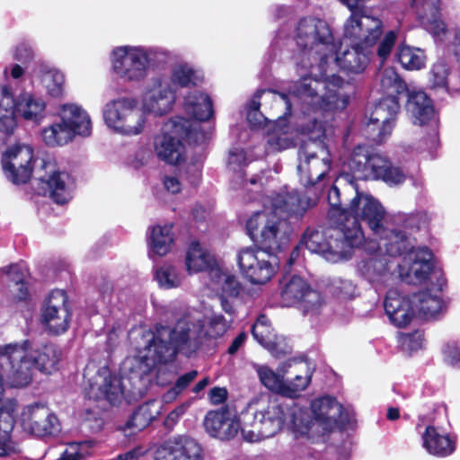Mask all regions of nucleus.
<instances>
[{"instance_id":"obj_49","label":"nucleus","mask_w":460,"mask_h":460,"mask_svg":"<svg viewBox=\"0 0 460 460\" xmlns=\"http://www.w3.org/2000/svg\"><path fill=\"white\" fill-rule=\"evenodd\" d=\"M419 301V310L426 317L435 316L443 308V300L436 296L423 294Z\"/></svg>"},{"instance_id":"obj_31","label":"nucleus","mask_w":460,"mask_h":460,"mask_svg":"<svg viewBox=\"0 0 460 460\" xmlns=\"http://www.w3.org/2000/svg\"><path fill=\"white\" fill-rule=\"evenodd\" d=\"M434 255L431 250L427 247H419L410 255L408 274L412 275L418 284L426 283L430 274L435 271Z\"/></svg>"},{"instance_id":"obj_1","label":"nucleus","mask_w":460,"mask_h":460,"mask_svg":"<svg viewBox=\"0 0 460 460\" xmlns=\"http://www.w3.org/2000/svg\"><path fill=\"white\" fill-rule=\"evenodd\" d=\"M327 200L328 218L342 233L348 246L358 247L362 243L360 221L367 224L373 234L384 232L385 208L376 199L359 192L358 186L346 185L341 190L334 184L328 190Z\"/></svg>"},{"instance_id":"obj_63","label":"nucleus","mask_w":460,"mask_h":460,"mask_svg":"<svg viewBox=\"0 0 460 460\" xmlns=\"http://www.w3.org/2000/svg\"><path fill=\"white\" fill-rule=\"evenodd\" d=\"M336 295L341 299H351L355 288L349 281H341V286L336 288Z\"/></svg>"},{"instance_id":"obj_58","label":"nucleus","mask_w":460,"mask_h":460,"mask_svg":"<svg viewBox=\"0 0 460 460\" xmlns=\"http://www.w3.org/2000/svg\"><path fill=\"white\" fill-rule=\"evenodd\" d=\"M228 164L234 166V170L246 166V153L242 148L231 149L228 155Z\"/></svg>"},{"instance_id":"obj_64","label":"nucleus","mask_w":460,"mask_h":460,"mask_svg":"<svg viewBox=\"0 0 460 460\" xmlns=\"http://www.w3.org/2000/svg\"><path fill=\"white\" fill-rule=\"evenodd\" d=\"M83 455L80 453L78 446L70 445L57 460H81Z\"/></svg>"},{"instance_id":"obj_24","label":"nucleus","mask_w":460,"mask_h":460,"mask_svg":"<svg viewBox=\"0 0 460 460\" xmlns=\"http://www.w3.org/2000/svg\"><path fill=\"white\" fill-rule=\"evenodd\" d=\"M160 460H201L202 448L192 438L179 436L165 441L158 449Z\"/></svg>"},{"instance_id":"obj_22","label":"nucleus","mask_w":460,"mask_h":460,"mask_svg":"<svg viewBox=\"0 0 460 460\" xmlns=\"http://www.w3.org/2000/svg\"><path fill=\"white\" fill-rule=\"evenodd\" d=\"M204 427L211 437L229 440L237 435L241 423L238 418L231 417L228 408L223 407L219 411H210L206 414Z\"/></svg>"},{"instance_id":"obj_20","label":"nucleus","mask_w":460,"mask_h":460,"mask_svg":"<svg viewBox=\"0 0 460 460\" xmlns=\"http://www.w3.org/2000/svg\"><path fill=\"white\" fill-rule=\"evenodd\" d=\"M114 72L128 81H139L146 73L147 56L141 50L119 47L113 50Z\"/></svg>"},{"instance_id":"obj_14","label":"nucleus","mask_w":460,"mask_h":460,"mask_svg":"<svg viewBox=\"0 0 460 460\" xmlns=\"http://www.w3.org/2000/svg\"><path fill=\"white\" fill-rule=\"evenodd\" d=\"M43 173L37 177L38 194L49 196L53 202L58 205L66 204L73 198L75 188L74 177L66 171H60L56 163L42 161Z\"/></svg>"},{"instance_id":"obj_3","label":"nucleus","mask_w":460,"mask_h":460,"mask_svg":"<svg viewBox=\"0 0 460 460\" xmlns=\"http://www.w3.org/2000/svg\"><path fill=\"white\" fill-rule=\"evenodd\" d=\"M155 328V332L145 345L143 355L155 365L172 362L180 352L190 356L199 349L197 342L191 340L188 327L171 328L158 323Z\"/></svg>"},{"instance_id":"obj_32","label":"nucleus","mask_w":460,"mask_h":460,"mask_svg":"<svg viewBox=\"0 0 460 460\" xmlns=\"http://www.w3.org/2000/svg\"><path fill=\"white\" fill-rule=\"evenodd\" d=\"M375 235L379 237L381 241L378 248L384 247L389 256L397 257L409 252L411 253L413 252V247L411 245L408 235L403 230H389L384 226V232Z\"/></svg>"},{"instance_id":"obj_57","label":"nucleus","mask_w":460,"mask_h":460,"mask_svg":"<svg viewBox=\"0 0 460 460\" xmlns=\"http://www.w3.org/2000/svg\"><path fill=\"white\" fill-rule=\"evenodd\" d=\"M310 381V376H296L290 385H285L286 393L284 394L290 398L296 397L299 392L305 390L309 385Z\"/></svg>"},{"instance_id":"obj_50","label":"nucleus","mask_w":460,"mask_h":460,"mask_svg":"<svg viewBox=\"0 0 460 460\" xmlns=\"http://www.w3.org/2000/svg\"><path fill=\"white\" fill-rule=\"evenodd\" d=\"M48 93L53 98L64 95L65 76L59 71H49L45 76Z\"/></svg>"},{"instance_id":"obj_59","label":"nucleus","mask_w":460,"mask_h":460,"mask_svg":"<svg viewBox=\"0 0 460 460\" xmlns=\"http://www.w3.org/2000/svg\"><path fill=\"white\" fill-rule=\"evenodd\" d=\"M443 354L451 365L460 366V347L456 342H448L443 348Z\"/></svg>"},{"instance_id":"obj_41","label":"nucleus","mask_w":460,"mask_h":460,"mask_svg":"<svg viewBox=\"0 0 460 460\" xmlns=\"http://www.w3.org/2000/svg\"><path fill=\"white\" fill-rule=\"evenodd\" d=\"M2 165H12L13 167H21V165H33L34 153L29 146L16 145L6 150L2 156Z\"/></svg>"},{"instance_id":"obj_37","label":"nucleus","mask_w":460,"mask_h":460,"mask_svg":"<svg viewBox=\"0 0 460 460\" xmlns=\"http://www.w3.org/2000/svg\"><path fill=\"white\" fill-rule=\"evenodd\" d=\"M154 407L155 402L151 401L139 405L126 421L124 429H134L140 431L149 426L159 414V411Z\"/></svg>"},{"instance_id":"obj_29","label":"nucleus","mask_w":460,"mask_h":460,"mask_svg":"<svg viewBox=\"0 0 460 460\" xmlns=\"http://www.w3.org/2000/svg\"><path fill=\"white\" fill-rule=\"evenodd\" d=\"M315 205V200L302 197L297 190L279 193L272 199L274 214L284 212L288 217H302L305 211Z\"/></svg>"},{"instance_id":"obj_52","label":"nucleus","mask_w":460,"mask_h":460,"mask_svg":"<svg viewBox=\"0 0 460 460\" xmlns=\"http://www.w3.org/2000/svg\"><path fill=\"white\" fill-rule=\"evenodd\" d=\"M263 93L264 90H258L249 103L247 120L252 126L261 127L263 124L264 117L260 112L261 102H259Z\"/></svg>"},{"instance_id":"obj_54","label":"nucleus","mask_w":460,"mask_h":460,"mask_svg":"<svg viewBox=\"0 0 460 460\" xmlns=\"http://www.w3.org/2000/svg\"><path fill=\"white\" fill-rule=\"evenodd\" d=\"M16 113L13 110L6 109L0 111V132L6 137H11L17 126Z\"/></svg>"},{"instance_id":"obj_42","label":"nucleus","mask_w":460,"mask_h":460,"mask_svg":"<svg viewBox=\"0 0 460 460\" xmlns=\"http://www.w3.org/2000/svg\"><path fill=\"white\" fill-rule=\"evenodd\" d=\"M374 181H382L391 187L397 186L406 181V174L401 167L394 165L387 157L384 156L383 165L378 169Z\"/></svg>"},{"instance_id":"obj_33","label":"nucleus","mask_w":460,"mask_h":460,"mask_svg":"<svg viewBox=\"0 0 460 460\" xmlns=\"http://www.w3.org/2000/svg\"><path fill=\"white\" fill-rule=\"evenodd\" d=\"M94 385H91L88 393L89 398H93L95 401L104 399L112 405L120 401L123 394L119 381L111 374L104 377L102 384L97 387V393H94Z\"/></svg>"},{"instance_id":"obj_48","label":"nucleus","mask_w":460,"mask_h":460,"mask_svg":"<svg viewBox=\"0 0 460 460\" xmlns=\"http://www.w3.org/2000/svg\"><path fill=\"white\" fill-rule=\"evenodd\" d=\"M257 373L261 384L270 390H279L282 394L286 393L285 384L271 368L267 366H261L257 369Z\"/></svg>"},{"instance_id":"obj_18","label":"nucleus","mask_w":460,"mask_h":460,"mask_svg":"<svg viewBox=\"0 0 460 460\" xmlns=\"http://www.w3.org/2000/svg\"><path fill=\"white\" fill-rule=\"evenodd\" d=\"M71 317V308L66 291L53 290L46 301L42 323L51 333L59 335L68 330Z\"/></svg>"},{"instance_id":"obj_55","label":"nucleus","mask_w":460,"mask_h":460,"mask_svg":"<svg viewBox=\"0 0 460 460\" xmlns=\"http://www.w3.org/2000/svg\"><path fill=\"white\" fill-rule=\"evenodd\" d=\"M198 375V371L194 369L180 376L175 381L173 386L168 391V394H172V397H176L181 394L189 387Z\"/></svg>"},{"instance_id":"obj_26","label":"nucleus","mask_w":460,"mask_h":460,"mask_svg":"<svg viewBox=\"0 0 460 460\" xmlns=\"http://www.w3.org/2000/svg\"><path fill=\"white\" fill-rule=\"evenodd\" d=\"M339 242L338 238L328 236L325 231L310 227L306 228L300 239V243L311 252L322 254L328 260L341 255Z\"/></svg>"},{"instance_id":"obj_2","label":"nucleus","mask_w":460,"mask_h":460,"mask_svg":"<svg viewBox=\"0 0 460 460\" xmlns=\"http://www.w3.org/2000/svg\"><path fill=\"white\" fill-rule=\"evenodd\" d=\"M376 22L365 20L363 23L344 26V37L356 43L350 49L336 54L335 61L342 71L347 74L363 73L373 57V48L376 44V56L380 64L386 62L395 46L398 31L390 30L384 33L379 22Z\"/></svg>"},{"instance_id":"obj_5","label":"nucleus","mask_w":460,"mask_h":460,"mask_svg":"<svg viewBox=\"0 0 460 460\" xmlns=\"http://www.w3.org/2000/svg\"><path fill=\"white\" fill-rule=\"evenodd\" d=\"M380 90L384 94L407 96L405 109L414 125H429L435 119L437 111L433 100L422 90L409 89L405 81L392 68L385 69L380 76Z\"/></svg>"},{"instance_id":"obj_45","label":"nucleus","mask_w":460,"mask_h":460,"mask_svg":"<svg viewBox=\"0 0 460 460\" xmlns=\"http://www.w3.org/2000/svg\"><path fill=\"white\" fill-rule=\"evenodd\" d=\"M213 278L217 279V281L221 284L223 295L230 297H237L240 295L243 286L234 275L224 272L217 268Z\"/></svg>"},{"instance_id":"obj_40","label":"nucleus","mask_w":460,"mask_h":460,"mask_svg":"<svg viewBox=\"0 0 460 460\" xmlns=\"http://www.w3.org/2000/svg\"><path fill=\"white\" fill-rule=\"evenodd\" d=\"M396 58L402 66L407 70H419L425 66L426 57L424 51L404 43L399 45Z\"/></svg>"},{"instance_id":"obj_21","label":"nucleus","mask_w":460,"mask_h":460,"mask_svg":"<svg viewBox=\"0 0 460 460\" xmlns=\"http://www.w3.org/2000/svg\"><path fill=\"white\" fill-rule=\"evenodd\" d=\"M23 422L38 437L54 435L59 431L58 417L43 403L36 402L27 406L23 412Z\"/></svg>"},{"instance_id":"obj_8","label":"nucleus","mask_w":460,"mask_h":460,"mask_svg":"<svg viewBox=\"0 0 460 460\" xmlns=\"http://www.w3.org/2000/svg\"><path fill=\"white\" fill-rule=\"evenodd\" d=\"M202 82V77L188 64L175 66L169 80L157 79V93L154 94L146 103L150 112L163 116L169 112L176 99L178 88L195 87Z\"/></svg>"},{"instance_id":"obj_34","label":"nucleus","mask_w":460,"mask_h":460,"mask_svg":"<svg viewBox=\"0 0 460 460\" xmlns=\"http://www.w3.org/2000/svg\"><path fill=\"white\" fill-rule=\"evenodd\" d=\"M185 263L190 272L210 270L215 273L216 261L209 253L202 251L198 242L191 243L186 253Z\"/></svg>"},{"instance_id":"obj_39","label":"nucleus","mask_w":460,"mask_h":460,"mask_svg":"<svg viewBox=\"0 0 460 460\" xmlns=\"http://www.w3.org/2000/svg\"><path fill=\"white\" fill-rule=\"evenodd\" d=\"M172 226H153L150 234V247L152 251L159 255H166L173 244Z\"/></svg>"},{"instance_id":"obj_60","label":"nucleus","mask_w":460,"mask_h":460,"mask_svg":"<svg viewBox=\"0 0 460 460\" xmlns=\"http://www.w3.org/2000/svg\"><path fill=\"white\" fill-rule=\"evenodd\" d=\"M34 58V52L31 46L26 43L19 44L13 54V58L22 64L31 62Z\"/></svg>"},{"instance_id":"obj_25","label":"nucleus","mask_w":460,"mask_h":460,"mask_svg":"<svg viewBox=\"0 0 460 460\" xmlns=\"http://www.w3.org/2000/svg\"><path fill=\"white\" fill-rule=\"evenodd\" d=\"M384 308L390 322L398 328L407 326L415 316V310L411 299L402 296L394 289L387 291Z\"/></svg>"},{"instance_id":"obj_11","label":"nucleus","mask_w":460,"mask_h":460,"mask_svg":"<svg viewBox=\"0 0 460 460\" xmlns=\"http://www.w3.org/2000/svg\"><path fill=\"white\" fill-rule=\"evenodd\" d=\"M103 119L107 126L123 135L140 134L146 123L145 112L135 97H119L106 103Z\"/></svg>"},{"instance_id":"obj_9","label":"nucleus","mask_w":460,"mask_h":460,"mask_svg":"<svg viewBox=\"0 0 460 460\" xmlns=\"http://www.w3.org/2000/svg\"><path fill=\"white\" fill-rule=\"evenodd\" d=\"M91 119L88 114L75 104L62 107L60 121L42 130V139L49 146H63L75 135L87 137L91 134Z\"/></svg>"},{"instance_id":"obj_46","label":"nucleus","mask_w":460,"mask_h":460,"mask_svg":"<svg viewBox=\"0 0 460 460\" xmlns=\"http://www.w3.org/2000/svg\"><path fill=\"white\" fill-rule=\"evenodd\" d=\"M301 134L306 135L309 137L307 143L323 142L326 137L325 122L316 118H309L305 123L300 125L299 128Z\"/></svg>"},{"instance_id":"obj_35","label":"nucleus","mask_w":460,"mask_h":460,"mask_svg":"<svg viewBox=\"0 0 460 460\" xmlns=\"http://www.w3.org/2000/svg\"><path fill=\"white\" fill-rule=\"evenodd\" d=\"M252 335L255 341L270 352L277 349L276 334L270 320L265 314H260L252 326Z\"/></svg>"},{"instance_id":"obj_6","label":"nucleus","mask_w":460,"mask_h":460,"mask_svg":"<svg viewBox=\"0 0 460 460\" xmlns=\"http://www.w3.org/2000/svg\"><path fill=\"white\" fill-rule=\"evenodd\" d=\"M261 415L258 432L264 437L274 436L286 425L301 436L308 434L311 429L312 420L308 412L294 402H271Z\"/></svg>"},{"instance_id":"obj_62","label":"nucleus","mask_w":460,"mask_h":460,"mask_svg":"<svg viewBox=\"0 0 460 460\" xmlns=\"http://www.w3.org/2000/svg\"><path fill=\"white\" fill-rule=\"evenodd\" d=\"M208 396L212 404L218 405L227 400L228 392L226 387L215 386L210 389Z\"/></svg>"},{"instance_id":"obj_15","label":"nucleus","mask_w":460,"mask_h":460,"mask_svg":"<svg viewBox=\"0 0 460 460\" xmlns=\"http://www.w3.org/2000/svg\"><path fill=\"white\" fill-rule=\"evenodd\" d=\"M237 263L242 275L251 283L266 284L279 269L277 255L262 253L257 248L246 247L239 251Z\"/></svg>"},{"instance_id":"obj_19","label":"nucleus","mask_w":460,"mask_h":460,"mask_svg":"<svg viewBox=\"0 0 460 460\" xmlns=\"http://www.w3.org/2000/svg\"><path fill=\"white\" fill-rule=\"evenodd\" d=\"M333 40L330 26L320 18L303 17L296 28V41L303 51L311 50L319 44L332 45Z\"/></svg>"},{"instance_id":"obj_47","label":"nucleus","mask_w":460,"mask_h":460,"mask_svg":"<svg viewBox=\"0 0 460 460\" xmlns=\"http://www.w3.org/2000/svg\"><path fill=\"white\" fill-rule=\"evenodd\" d=\"M2 167L5 177L13 184L20 185L31 180L34 165H21V167L2 165Z\"/></svg>"},{"instance_id":"obj_12","label":"nucleus","mask_w":460,"mask_h":460,"mask_svg":"<svg viewBox=\"0 0 460 460\" xmlns=\"http://www.w3.org/2000/svg\"><path fill=\"white\" fill-rule=\"evenodd\" d=\"M400 110L397 96L385 94L380 98L362 128L365 138L376 145L383 144L392 134Z\"/></svg>"},{"instance_id":"obj_23","label":"nucleus","mask_w":460,"mask_h":460,"mask_svg":"<svg viewBox=\"0 0 460 460\" xmlns=\"http://www.w3.org/2000/svg\"><path fill=\"white\" fill-rule=\"evenodd\" d=\"M311 409L314 418L316 421L326 426L333 424L340 425L342 428L349 424V417L344 411L335 397L325 395L314 400L311 403Z\"/></svg>"},{"instance_id":"obj_44","label":"nucleus","mask_w":460,"mask_h":460,"mask_svg":"<svg viewBox=\"0 0 460 460\" xmlns=\"http://www.w3.org/2000/svg\"><path fill=\"white\" fill-rule=\"evenodd\" d=\"M28 273L27 268L19 263L10 265L7 271L10 280L19 286L17 298L20 301H25L30 296L28 283L26 282Z\"/></svg>"},{"instance_id":"obj_43","label":"nucleus","mask_w":460,"mask_h":460,"mask_svg":"<svg viewBox=\"0 0 460 460\" xmlns=\"http://www.w3.org/2000/svg\"><path fill=\"white\" fill-rule=\"evenodd\" d=\"M14 422L13 410L4 405L0 406V456L6 455V446Z\"/></svg>"},{"instance_id":"obj_27","label":"nucleus","mask_w":460,"mask_h":460,"mask_svg":"<svg viewBox=\"0 0 460 460\" xmlns=\"http://www.w3.org/2000/svg\"><path fill=\"white\" fill-rule=\"evenodd\" d=\"M27 354L35 370L44 375H51L58 370L62 350L55 343H45L35 349L31 345Z\"/></svg>"},{"instance_id":"obj_30","label":"nucleus","mask_w":460,"mask_h":460,"mask_svg":"<svg viewBox=\"0 0 460 460\" xmlns=\"http://www.w3.org/2000/svg\"><path fill=\"white\" fill-rule=\"evenodd\" d=\"M423 447L427 452L438 457L451 456L456 449V438L448 434H440L438 429L428 425L422 434Z\"/></svg>"},{"instance_id":"obj_4","label":"nucleus","mask_w":460,"mask_h":460,"mask_svg":"<svg viewBox=\"0 0 460 460\" xmlns=\"http://www.w3.org/2000/svg\"><path fill=\"white\" fill-rule=\"evenodd\" d=\"M246 232L262 253L277 255L290 240L292 227L287 218L264 212L254 213L246 222Z\"/></svg>"},{"instance_id":"obj_36","label":"nucleus","mask_w":460,"mask_h":460,"mask_svg":"<svg viewBox=\"0 0 460 460\" xmlns=\"http://www.w3.org/2000/svg\"><path fill=\"white\" fill-rule=\"evenodd\" d=\"M186 110L199 121L209 120L213 114V103L208 94L202 93L190 95L185 101Z\"/></svg>"},{"instance_id":"obj_7","label":"nucleus","mask_w":460,"mask_h":460,"mask_svg":"<svg viewBox=\"0 0 460 460\" xmlns=\"http://www.w3.org/2000/svg\"><path fill=\"white\" fill-rule=\"evenodd\" d=\"M199 132L184 117L171 118L163 128V134L155 140L157 156L168 164H179L185 160L182 141L197 143Z\"/></svg>"},{"instance_id":"obj_38","label":"nucleus","mask_w":460,"mask_h":460,"mask_svg":"<svg viewBox=\"0 0 460 460\" xmlns=\"http://www.w3.org/2000/svg\"><path fill=\"white\" fill-rule=\"evenodd\" d=\"M45 110V102L35 98L32 94L22 93L19 95L16 102L17 114L21 115L27 120H39L42 118Z\"/></svg>"},{"instance_id":"obj_56","label":"nucleus","mask_w":460,"mask_h":460,"mask_svg":"<svg viewBox=\"0 0 460 460\" xmlns=\"http://www.w3.org/2000/svg\"><path fill=\"white\" fill-rule=\"evenodd\" d=\"M448 71L444 65H435L430 71V82L433 87L447 86Z\"/></svg>"},{"instance_id":"obj_53","label":"nucleus","mask_w":460,"mask_h":460,"mask_svg":"<svg viewBox=\"0 0 460 460\" xmlns=\"http://www.w3.org/2000/svg\"><path fill=\"white\" fill-rule=\"evenodd\" d=\"M227 330L226 318L222 314H214L208 323L205 335L208 339H217Z\"/></svg>"},{"instance_id":"obj_17","label":"nucleus","mask_w":460,"mask_h":460,"mask_svg":"<svg viewBox=\"0 0 460 460\" xmlns=\"http://www.w3.org/2000/svg\"><path fill=\"white\" fill-rule=\"evenodd\" d=\"M279 289L283 306L304 303L307 309H313L323 303L321 293L313 289L305 279L297 275L284 276L279 280Z\"/></svg>"},{"instance_id":"obj_16","label":"nucleus","mask_w":460,"mask_h":460,"mask_svg":"<svg viewBox=\"0 0 460 460\" xmlns=\"http://www.w3.org/2000/svg\"><path fill=\"white\" fill-rule=\"evenodd\" d=\"M383 158L369 146H356L347 163L348 172L343 175L349 182L347 185L358 186L355 181H374L378 169L383 165Z\"/></svg>"},{"instance_id":"obj_28","label":"nucleus","mask_w":460,"mask_h":460,"mask_svg":"<svg viewBox=\"0 0 460 460\" xmlns=\"http://www.w3.org/2000/svg\"><path fill=\"white\" fill-rule=\"evenodd\" d=\"M327 88L325 81L311 77H304L297 86L296 91L301 98H312L314 102L331 109L337 104L339 94L337 90H328V93L319 94L320 92Z\"/></svg>"},{"instance_id":"obj_10","label":"nucleus","mask_w":460,"mask_h":460,"mask_svg":"<svg viewBox=\"0 0 460 460\" xmlns=\"http://www.w3.org/2000/svg\"><path fill=\"white\" fill-rule=\"evenodd\" d=\"M300 182L309 190L314 188L320 191L323 186L322 181L329 172L332 161L327 146L324 143H303L298 151Z\"/></svg>"},{"instance_id":"obj_13","label":"nucleus","mask_w":460,"mask_h":460,"mask_svg":"<svg viewBox=\"0 0 460 460\" xmlns=\"http://www.w3.org/2000/svg\"><path fill=\"white\" fill-rule=\"evenodd\" d=\"M30 346L27 339L0 346V366L10 367L6 380L12 387H25L33 380L35 368L27 354Z\"/></svg>"},{"instance_id":"obj_61","label":"nucleus","mask_w":460,"mask_h":460,"mask_svg":"<svg viewBox=\"0 0 460 460\" xmlns=\"http://www.w3.org/2000/svg\"><path fill=\"white\" fill-rule=\"evenodd\" d=\"M16 102L17 100H14L11 90L8 87L4 86L2 89V97L0 100V111H4L6 109H10L13 111V113L17 114Z\"/></svg>"},{"instance_id":"obj_51","label":"nucleus","mask_w":460,"mask_h":460,"mask_svg":"<svg viewBox=\"0 0 460 460\" xmlns=\"http://www.w3.org/2000/svg\"><path fill=\"white\" fill-rule=\"evenodd\" d=\"M155 278L159 285L165 288H176L180 285V279L172 266L161 267L155 271Z\"/></svg>"}]
</instances>
